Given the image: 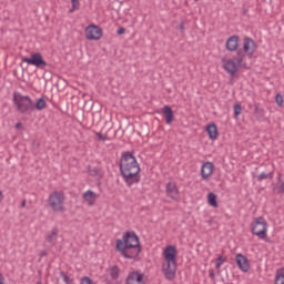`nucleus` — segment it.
Instances as JSON below:
<instances>
[{
	"label": "nucleus",
	"instance_id": "nucleus-1",
	"mask_svg": "<svg viewBox=\"0 0 284 284\" xmlns=\"http://www.w3.org/2000/svg\"><path fill=\"white\" fill-rule=\"evenodd\" d=\"M226 50L229 52H236L232 59L224 62L223 68L224 70L234 77L239 72V68H243L245 65V57H254L256 52V42L250 37L244 38L243 40V49H239V36H231L225 43Z\"/></svg>",
	"mask_w": 284,
	"mask_h": 284
},
{
	"label": "nucleus",
	"instance_id": "nucleus-2",
	"mask_svg": "<svg viewBox=\"0 0 284 284\" xmlns=\"http://www.w3.org/2000/svg\"><path fill=\"white\" fill-rule=\"evenodd\" d=\"M120 172L128 187H132V185H136V183H140L141 181V175H139L141 166H139V162L134 154L129 151L122 153L120 160Z\"/></svg>",
	"mask_w": 284,
	"mask_h": 284
},
{
	"label": "nucleus",
	"instance_id": "nucleus-3",
	"mask_svg": "<svg viewBox=\"0 0 284 284\" xmlns=\"http://www.w3.org/2000/svg\"><path fill=\"white\" fill-rule=\"evenodd\" d=\"M116 252L124 258L136 260L141 254V241L134 231L125 232L121 240H116Z\"/></svg>",
	"mask_w": 284,
	"mask_h": 284
},
{
	"label": "nucleus",
	"instance_id": "nucleus-4",
	"mask_svg": "<svg viewBox=\"0 0 284 284\" xmlns=\"http://www.w3.org/2000/svg\"><path fill=\"white\" fill-rule=\"evenodd\" d=\"M179 252L176 246L168 245L163 251L165 263L162 265V272L166 281H174L176 278V256Z\"/></svg>",
	"mask_w": 284,
	"mask_h": 284
},
{
	"label": "nucleus",
	"instance_id": "nucleus-5",
	"mask_svg": "<svg viewBox=\"0 0 284 284\" xmlns=\"http://www.w3.org/2000/svg\"><path fill=\"white\" fill-rule=\"evenodd\" d=\"M13 103L20 114H32L34 112V102L30 95H22L21 93H13Z\"/></svg>",
	"mask_w": 284,
	"mask_h": 284
},
{
	"label": "nucleus",
	"instance_id": "nucleus-6",
	"mask_svg": "<svg viewBox=\"0 0 284 284\" xmlns=\"http://www.w3.org/2000/svg\"><path fill=\"white\" fill-rule=\"evenodd\" d=\"M48 206L53 212H65V193L63 191H53L49 195Z\"/></svg>",
	"mask_w": 284,
	"mask_h": 284
},
{
	"label": "nucleus",
	"instance_id": "nucleus-7",
	"mask_svg": "<svg viewBox=\"0 0 284 284\" xmlns=\"http://www.w3.org/2000/svg\"><path fill=\"white\" fill-rule=\"evenodd\" d=\"M251 232L260 239H267V221L263 216L256 217L251 224Z\"/></svg>",
	"mask_w": 284,
	"mask_h": 284
},
{
	"label": "nucleus",
	"instance_id": "nucleus-8",
	"mask_svg": "<svg viewBox=\"0 0 284 284\" xmlns=\"http://www.w3.org/2000/svg\"><path fill=\"white\" fill-rule=\"evenodd\" d=\"M22 63H28V65H34L40 70H45L48 62L43 60V55L41 53H31L30 58H22Z\"/></svg>",
	"mask_w": 284,
	"mask_h": 284
},
{
	"label": "nucleus",
	"instance_id": "nucleus-9",
	"mask_svg": "<svg viewBox=\"0 0 284 284\" xmlns=\"http://www.w3.org/2000/svg\"><path fill=\"white\" fill-rule=\"evenodd\" d=\"M85 37L89 41H99L103 37V29L99 26L90 24L85 28Z\"/></svg>",
	"mask_w": 284,
	"mask_h": 284
},
{
	"label": "nucleus",
	"instance_id": "nucleus-10",
	"mask_svg": "<svg viewBox=\"0 0 284 284\" xmlns=\"http://www.w3.org/2000/svg\"><path fill=\"white\" fill-rule=\"evenodd\" d=\"M145 274L141 273V271H132L128 274L125 284H145Z\"/></svg>",
	"mask_w": 284,
	"mask_h": 284
},
{
	"label": "nucleus",
	"instance_id": "nucleus-11",
	"mask_svg": "<svg viewBox=\"0 0 284 284\" xmlns=\"http://www.w3.org/2000/svg\"><path fill=\"white\" fill-rule=\"evenodd\" d=\"M235 263L242 272H250V260L241 253L235 256Z\"/></svg>",
	"mask_w": 284,
	"mask_h": 284
},
{
	"label": "nucleus",
	"instance_id": "nucleus-12",
	"mask_svg": "<svg viewBox=\"0 0 284 284\" xmlns=\"http://www.w3.org/2000/svg\"><path fill=\"white\" fill-rule=\"evenodd\" d=\"M212 172H214V163L205 162L201 168V176L203 181H207L212 176Z\"/></svg>",
	"mask_w": 284,
	"mask_h": 284
},
{
	"label": "nucleus",
	"instance_id": "nucleus-13",
	"mask_svg": "<svg viewBox=\"0 0 284 284\" xmlns=\"http://www.w3.org/2000/svg\"><path fill=\"white\" fill-rule=\"evenodd\" d=\"M166 196L172 199V201H179V187L176 186V183L169 182L166 184Z\"/></svg>",
	"mask_w": 284,
	"mask_h": 284
},
{
	"label": "nucleus",
	"instance_id": "nucleus-14",
	"mask_svg": "<svg viewBox=\"0 0 284 284\" xmlns=\"http://www.w3.org/2000/svg\"><path fill=\"white\" fill-rule=\"evenodd\" d=\"M206 132L211 141H216V139H219V128L214 123L206 126Z\"/></svg>",
	"mask_w": 284,
	"mask_h": 284
},
{
	"label": "nucleus",
	"instance_id": "nucleus-15",
	"mask_svg": "<svg viewBox=\"0 0 284 284\" xmlns=\"http://www.w3.org/2000/svg\"><path fill=\"white\" fill-rule=\"evenodd\" d=\"M58 236H59V229H52L51 233H49L45 236V241L47 243H49V245H51V247H54V245H57Z\"/></svg>",
	"mask_w": 284,
	"mask_h": 284
},
{
	"label": "nucleus",
	"instance_id": "nucleus-16",
	"mask_svg": "<svg viewBox=\"0 0 284 284\" xmlns=\"http://www.w3.org/2000/svg\"><path fill=\"white\" fill-rule=\"evenodd\" d=\"M163 114H164V119H165L168 125H170V123H172V121H174V111H172V106L165 105L163 108Z\"/></svg>",
	"mask_w": 284,
	"mask_h": 284
},
{
	"label": "nucleus",
	"instance_id": "nucleus-17",
	"mask_svg": "<svg viewBox=\"0 0 284 284\" xmlns=\"http://www.w3.org/2000/svg\"><path fill=\"white\" fill-rule=\"evenodd\" d=\"M109 274H110L111 281L119 282V276L121 274V268H119V266L114 265V266L109 268Z\"/></svg>",
	"mask_w": 284,
	"mask_h": 284
},
{
	"label": "nucleus",
	"instance_id": "nucleus-18",
	"mask_svg": "<svg viewBox=\"0 0 284 284\" xmlns=\"http://www.w3.org/2000/svg\"><path fill=\"white\" fill-rule=\"evenodd\" d=\"M95 196L97 194L92 190H89L85 193H83V200L87 201L90 205L94 204Z\"/></svg>",
	"mask_w": 284,
	"mask_h": 284
},
{
	"label": "nucleus",
	"instance_id": "nucleus-19",
	"mask_svg": "<svg viewBox=\"0 0 284 284\" xmlns=\"http://www.w3.org/2000/svg\"><path fill=\"white\" fill-rule=\"evenodd\" d=\"M88 170H89L90 176H98L99 179H101V176H103V171L98 166L89 165Z\"/></svg>",
	"mask_w": 284,
	"mask_h": 284
},
{
	"label": "nucleus",
	"instance_id": "nucleus-20",
	"mask_svg": "<svg viewBox=\"0 0 284 284\" xmlns=\"http://www.w3.org/2000/svg\"><path fill=\"white\" fill-rule=\"evenodd\" d=\"M254 116L257 119V121H265V110L258 108V105H255Z\"/></svg>",
	"mask_w": 284,
	"mask_h": 284
},
{
	"label": "nucleus",
	"instance_id": "nucleus-21",
	"mask_svg": "<svg viewBox=\"0 0 284 284\" xmlns=\"http://www.w3.org/2000/svg\"><path fill=\"white\" fill-rule=\"evenodd\" d=\"M216 194L209 193L207 195V203L211 205V207H219V202L216 201Z\"/></svg>",
	"mask_w": 284,
	"mask_h": 284
},
{
	"label": "nucleus",
	"instance_id": "nucleus-22",
	"mask_svg": "<svg viewBox=\"0 0 284 284\" xmlns=\"http://www.w3.org/2000/svg\"><path fill=\"white\" fill-rule=\"evenodd\" d=\"M274 284H284V268L277 270Z\"/></svg>",
	"mask_w": 284,
	"mask_h": 284
},
{
	"label": "nucleus",
	"instance_id": "nucleus-23",
	"mask_svg": "<svg viewBox=\"0 0 284 284\" xmlns=\"http://www.w3.org/2000/svg\"><path fill=\"white\" fill-rule=\"evenodd\" d=\"M47 103H45V99L40 98L38 99L37 103L34 104V110H43V108H45Z\"/></svg>",
	"mask_w": 284,
	"mask_h": 284
},
{
	"label": "nucleus",
	"instance_id": "nucleus-24",
	"mask_svg": "<svg viewBox=\"0 0 284 284\" xmlns=\"http://www.w3.org/2000/svg\"><path fill=\"white\" fill-rule=\"evenodd\" d=\"M265 179H274V171L270 172L268 174L267 173H261L258 176H257V181H265Z\"/></svg>",
	"mask_w": 284,
	"mask_h": 284
},
{
	"label": "nucleus",
	"instance_id": "nucleus-25",
	"mask_svg": "<svg viewBox=\"0 0 284 284\" xmlns=\"http://www.w3.org/2000/svg\"><path fill=\"white\" fill-rule=\"evenodd\" d=\"M72 8L69 10V12H74L75 10H79L81 8V3L79 0H71Z\"/></svg>",
	"mask_w": 284,
	"mask_h": 284
},
{
	"label": "nucleus",
	"instance_id": "nucleus-26",
	"mask_svg": "<svg viewBox=\"0 0 284 284\" xmlns=\"http://www.w3.org/2000/svg\"><path fill=\"white\" fill-rule=\"evenodd\" d=\"M223 263H225V258L223 257V255H220L216 258L215 268L221 270V265H223Z\"/></svg>",
	"mask_w": 284,
	"mask_h": 284
},
{
	"label": "nucleus",
	"instance_id": "nucleus-27",
	"mask_svg": "<svg viewBox=\"0 0 284 284\" xmlns=\"http://www.w3.org/2000/svg\"><path fill=\"white\" fill-rule=\"evenodd\" d=\"M241 112H243V108L241 106V104H235L234 105V116L235 118L241 116Z\"/></svg>",
	"mask_w": 284,
	"mask_h": 284
},
{
	"label": "nucleus",
	"instance_id": "nucleus-28",
	"mask_svg": "<svg viewBox=\"0 0 284 284\" xmlns=\"http://www.w3.org/2000/svg\"><path fill=\"white\" fill-rule=\"evenodd\" d=\"M61 278L64 281L65 284H72V280L64 272H60Z\"/></svg>",
	"mask_w": 284,
	"mask_h": 284
},
{
	"label": "nucleus",
	"instance_id": "nucleus-29",
	"mask_svg": "<svg viewBox=\"0 0 284 284\" xmlns=\"http://www.w3.org/2000/svg\"><path fill=\"white\" fill-rule=\"evenodd\" d=\"M275 102L277 103V105H283V95L281 93H277L275 95Z\"/></svg>",
	"mask_w": 284,
	"mask_h": 284
},
{
	"label": "nucleus",
	"instance_id": "nucleus-30",
	"mask_svg": "<svg viewBox=\"0 0 284 284\" xmlns=\"http://www.w3.org/2000/svg\"><path fill=\"white\" fill-rule=\"evenodd\" d=\"M97 136H98L99 141H108V135H103L101 133H97Z\"/></svg>",
	"mask_w": 284,
	"mask_h": 284
},
{
	"label": "nucleus",
	"instance_id": "nucleus-31",
	"mask_svg": "<svg viewBox=\"0 0 284 284\" xmlns=\"http://www.w3.org/2000/svg\"><path fill=\"white\" fill-rule=\"evenodd\" d=\"M209 276H210V278H212V281H216V275L214 274L213 270L209 271Z\"/></svg>",
	"mask_w": 284,
	"mask_h": 284
},
{
	"label": "nucleus",
	"instance_id": "nucleus-32",
	"mask_svg": "<svg viewBox=\"0 0 284 284\" xmlns=\"http://www.w3.org/2000/svg\"><path fill=\"white\" fill-rule=\"evenodd\" d=\"M178 29L180 30V32L183 34V32H185V27H184V23L181 22L178 27Z\"/></svg>",
	"mask_w": 284,
	"mask_h": 284
},
{
	"label": "nucleus",
	"instance_id": "nucleus-33",
	"mask_svg": "<svg viewBox=\"0 0 284 284\" xmlns=\"http://www.w3.org/2000/svg\"><path fill=\"white\" fill-rule=\"evenodd\" d=\"M116 32L118 34H125V28L120 27Z\"/></svg>",
	"mask_w": 284,
	"mask_h": 284
},
{
	"label": "nucleus",
	"instance_id": "nucleus-34",
	"mask_svg": "<svg viewBox=\"0 0 284 284\" xmlns=\"http://www.w3.org/2000/svg\"><path fill=\"white\" fill-rule=\"evenodd\" d=\"M278 194H284V182L280 185Z\"/></svg>",
	"mask_w": 284,
	"mask_h": 284
},
{
	"label": "nucleus",
	"instance_id": "nucleus-35",
	"mask_svg": "<svg viewBox=\"0 0 284 284\" xmlns=\"http://www.w3.org/2000/svg\"><path fill=\"white\" fill-rule=\"evenodd\" d=\"M43 256H48V251L42 250V251L40 252V257L43 258Z\"/></svg>",
	"mask_w": 284,
	"mask_h": 284
},
{
	"label": "nucleus",
	"instance_id": "nucleus-36",
	"mask_svg": "<svg viewBox=\"0 0 284 284\" xmlns=\"http://www.w3.org/2000/svg\"><path fill=\"white\" fill-rule=\"evenodd\" d=\"M22 128H23V123L18 122V123L16 124V129H17V130H21Z\"/></svg>",
	"mask_w": 284,
	"mask_h": 284
},
{
	"label": "nucleus",
	"instance_id": "nucleus-37",
	"mask_svg": "<svg viewBox=\"0 0 284 284\" xmlns=\"http://www.w3.org/2000/svg\"><path fill=\"white\" fill-rule=\"evenodd\" d=\"M105 284H121V283L114 282L112 280H105Z\"/></svg>",
	"mask_w": 284,
	"mask_h": 284
},
{
	"label": "nucleus",
	"instance_id": "nucleus-38",
	"mask_svg": "<svg viewBox=\"0 0 284 284\" xmlns=\"http://www.w3.org/2000/svg\"><path fill=\"white\" fill-rule=\"evenodd\" d=\"M3 201V191H0V203Z\"/></svg>",
	"mask_w": 284,
	"mask_h": 284
},
{
	"label": "nucleus",
	"instance_id": "nucleus-39",
	"mask_svg": "<svg viewBox=\"0 0 284 284\" xmlns=\"http://www.w3.org/2000/svg\"><path fill=\"white\" fill-rule=\"evenodd\" d=\"M0 284H3V275L0 274Z\"/></svg>",
	"mask_w": 284,
	"mask_h": 284
},
{
	"label": "nucleus",
	"instance_id": "nucleus-40",
	"mask_svg": "<svg viewBox=\"0 0 284 284\" xmlns=\"http://www.w3.org/2000/svg\"><path fill=\"white\" fill-rule=\"evenodd\" d=\"M21 207H26V200L22 201Z\"/></svg>",
	"mask_w": 284,
	"mask_h": 284
},
{
	"label": "nucleus",
	"instance_id": "nucleus-41",
	"mask_svg": "<svg viewBox=\"0 0 284 284\" xmlns=\"http://www.w3.org/2000/svg\"><path fill=\"white\" fill-rule=\"evenodd\" d=\"M277 179H278V181H281V173L278 174V178H277Z\"/></svg>",
	"mask_w": 284,
	"mask_h": 284
},
{
	"label": "nucleus",
	"instance_id": "nucleus-42",
	"mask_svg": "<svg viewBox=\"0 0 284 284\" xmlns=\"http://www.w3.org/2000/svg\"><path fill=\"white\" fill-rule=\"evenodd\" d=\"M195 1H199V0H195Z\"/></svg>",
	"mask_w": 284,
	"mask_h": 284
},
{
	"label": "nucleus",
	"instance_id": "nucleus-43",
	"mask_svg": "<svg viewBox=\"0 0 284 284\" xmlns=\"http://www.w3.org/2000/svg\"><path fill=\"white\" fill-rule=\"evenodd\" d=\"M38 284H41V283H38Z\"/></svg>",
	"mask_w": 284,
	"mask_h": 284
}]
</instances>
